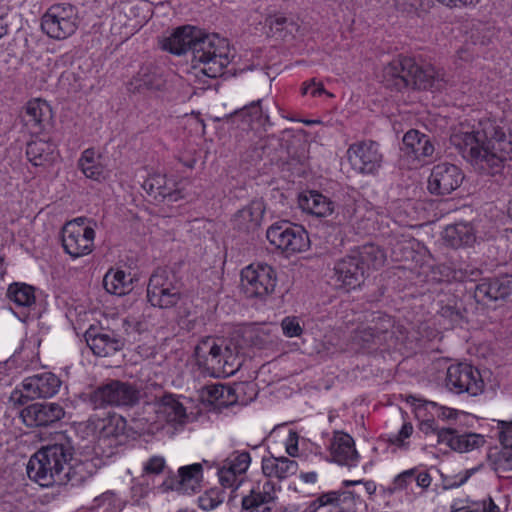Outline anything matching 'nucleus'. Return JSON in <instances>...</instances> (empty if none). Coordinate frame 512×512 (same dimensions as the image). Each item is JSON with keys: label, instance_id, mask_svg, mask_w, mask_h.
Segmentation results:
<instances>
[{"label": "nucleus", "instance_id": "c756f323", "mask_svg": "<svg viewBox=\"0 0 512 512\" xmlns=\"http://www.w3.org/2000/svg\"><path fill=\"white\" fill-rule=\"evenodd\" d=\"M298 205L303 212L316 217H327L334 211V203L315 190L302 192L298 197Z\"/></svg>", "mask_w": 512, "mask_h": 512}, {"label": "nucleus", "instance_id": "864d4df0", "mask_svg": "<svg viewBox=\"0 0 512 512\" xmlns=\"http://www.w3.org/2000/svg\"><path fill=\"white\" fill-rule=\"evenodd\" d=\"M413 473L414 469L411 468L396 475L388 488L389 492L395 493L407 489L414 482Z\"/></svg>", "mask_w": 512, "mask_h": 512}, {"label": "nucleus", "instance_id": "680f3d73", "mask_svg": "<svg viewBox=\"0 0 512 512\" xmlns=\"http://www.w3.org/2000/svg\"><path fill=\"white\" fill-rule=\"evenodd\" d=\"M414 477L413 480L416 483L418 487H420L423 490H427L432 482L431 475L425 471V470H419L418 468L414 467Z\"/></svg>", "mask_w": 512, "mask_h": 512}, {"label": "nucleus", "instance_id": "39448f33", "mask_svg": "<svg viewBox=\"0 0 512 512\" xmlns=\"http://www.w3.org/2000/svg\"><path fill=\"white\" fill-rule=\"evenodd\" d=\"M147 298L154 307H174L181 299V284L176 275L167 269H156L149 279Z\"/></svg>", "mask_w": 512, "mask_h": 512}, {"label": "nucleus", "instance_id": "bf43d9fd", "mask_svg": "<svg viewBox=\"0 0 512 512\" xmlns=\"http://www.w3.org/2000/svg\"><path fill=\"white\" fill-rule=\"evenodd\" d=\"M148 492V483L145 475L134 479L131 487L132 497L139 500L144 498Z\"/></svg>", "mask_w": 512, "mask_h": 512}, {"label": "nucleus", "instance_id": "09e8293b", "mask_svg": "<svg viewBox=\"0 0 512 512\" xmlns=\"http://www.w3.org/2000/svg\"><path fill=\"white\" fill-rule=\"evenodd\" d=\"M413 431V425L410 422H405L398 433L389 435L388 442L398 449L407 450L409 448L408 439L413 434Z\"/></svg>", "mask_w": 512, "mask_h": 512}, {"label": "nucleus", "instance_id": "58836bf2", "mask_svg": "<svg viewBox=\"0 0 512 512\" xmlns=\"http://www.w3.org/2000/svg\"><path fill=\"white\" fill-rule=\"evenodd\" d=\"M204 398L216 408L228 407L237 401L234 390L230 386L223 384L207 386Z\"/></svg>", "mask_w": 512, "mask_h": 512}, {"label": "nucleus", "instance_id": "4d7b16f0", "mask_svg": "<svg viewBox=\"0 0 512 512\" xmlns=\"http://www.w3.org/2000/svg\"><path fill=\"white\" fill-rule=\"evenodd\" d=\"M393 257L396 261H409L413 259L414 250L407 242H398L392 249Z\"/></svg>", "mask_w": 512, "mask_h": 512}, {"label": "nucleus", "instance_id": "0eeeda50", "mask_svg": "<svg viewBox=\"0 0 512 512\" xmlns=\"http://www.w3.org/2000/svg\"><path fill=\"white\" fill-rule=\"evenodd\" d=\"M139 390L129 382L111 380L97 387L89 395L95 409L105 406L128 407L139 401Z\"/></svg>", "mask_w": 512, "mask_h": 512}, {"label": "nucleus", "instance_id": "f257e3e1", "mask_svg": "<svg viewBox=\"0 0 512 512\" xmlns=\"http://www.w3.org/2000/svg\"><path fill=\"white\" fill-rule=\"evenodd\" d=\"M451 142L464 159L485 174L499 173L504 162L512 159V133L506 135L496 119H481L471 129L461 125Z\"/></svg>", "mask_w": 512, "mask_h": 512}, {"label": "nucleus", "instance_id": "338daca9", "mask_svg": "<svg viewBox=\"0 0 512 512\" xmlns=\"http://www.w3.org/2000/svg\"><path fill=\"white\" fill-rule=\"evenodd\" d=\"M441 4L450 8H464L476 6L480 0H437Z\"/></svg>", "mask_w": 512, "mask_h": 512}, {"label": "nucleus", "instance_id": "13d9d810", "mask_svg": "<svg viewBox=\"0 0 512 512\" xmlns=\"http://www.w3.org/2000/svg\"><path fill=\"white\" fill-rule=\"evenodd\" d=\"M480 270L476 267H472L471 265L465 264L458 268L455 271L454 279L459 281H475L477 277L480 275Z\"/></svg>", "mask_w": 512, "mask_h": 512}, {"label": "nucleus", "instance_id": "49530a36", "mask_svg": "<svg viewBox=\"0 0 512 512\" xmlns=\"http://www.w3.org/2000/svg\"><path fill=\"white\" fill-rule=\"evenodd\" d=\"M493 469L501 477H505V473L512 471V448H503L493 459Z\"/></svg>", "mask_w": 512, "mask_h": 512}, {"label": "nucleus", "instance_id": "f704fd0d", "mask_svg": "<svg viewBox=\"0 0 512 512\" xmlns=\"http://www.w3.org/2000/svg\"><path fill=\"white\" fill-rule=\"evenodd\" d=\"M51 116V109L47 102L33 99L26 104L23 120L27 126L40 130L43 123L49 121Z\"/></svg>", "mask_w": 512, "mask_h": 512}, {"label": "nucleus", "instance_id": "c85d7f7f", "mask_svg": "<svg viewBox=\"0 0 512 512\" xmlns=\"http://www.w3.org/2000/svg\"><path fill=\"white\" fill-rule=\"evenodd\" d=\"M261 469L263 475L268 478L265 481L273 483L271 479L282 481L295 475L298 471V463L284 456L270 455L262 458Z\"/></svg>", "mask_w": 512, "mask_h": 512}, {"label": "nucleus", "instance_id": "72a5a7b5", "mask_svg": "<svg viewBox=\"0 0 512 512\" xmlns=\"http://www.w3.org/2000/svg\"><path fill=\"white\" fill-rule=\"evenodd\" d=\"M443 239L454 248L471 246L476 241L475 230L470 223L460 222L448 225L443 231Z\"/></svg>", "mask_w": 512, "mask_h": 512}, {"label": "nucleus", "instance_id": "aec40b11", "mask_svg": "<svg viewBox=\"0 0 512 512\" xmlns=\"http://www.w3.org/2000/svg\"><path fill=\"white\" fill-rule=\"evenodd\" d=\"M85 340L92 352L99 357L113 355L124 346L119 335L104 328L90 327L85 332Z\"/></svg>", "mask_w": 512, "mask_h": 512}, {"label": "nucleus", "instance_id": "6e6d98bb", "mask_svg": "<svg viewBox=\"0 0 512 512\" xmlns=\"http://www.w3.org/2000/svg\"><path fill=\"white\" fill-rule=\"evenodd\" d=\"M486 501L464 504L463 500H456L451 505V512H485Z\"/></svg>", "mask_w": 512, "mask_h": 512}, {"label": "nucleus", "instance_id": "4468645a", "mask_svg": "<svg viewBox=\"0 0 512 512\" xmlns=\"http://www.w3.org/2000/svg\"><path fill=\"white\" fill-rule=\"evenodd\" d=\"M392 327L393 321L389 316H379L373 326L362 325L353 331L350 337V349L358 352L382 345L387 341Z\"/></svg>", "mask_w": 512, "mask_h": 512}, {"label": "nucleus", "instance_id": "f8f14e48", "mask_svg": "<svg viewBox=\"0 0 512 512\" xmlns=\"http://www.w3.org/2000/svg\"><path fill=\"white\" fill-rule=\"evenodd\" d=\"M446 388L455 394L477 396L484 389V382L477 369L467 363L450 365L445 377Z\"/></svg>", "mask_w": 512, "mask_h": 512}, {"label": "nucleus", "instance_id": "e2e57ef3", "mask_svg": "<svg viewBox=\"0 0 512 512\" xmlns=\"http://www.w3.org/2000/svg\"><path fill=\"white\" fill-rule=\"evenodd\" d=\"M298 440L299 436L296 431L290 430L285 441V449L289 456L295 457L298 455Z\"/></svg>", "mask_w": 512, "mask_h": 512}, {"label": "nucleus", "instance_id": "1a4fd4ad", "mask_svg": "<svg viewBox=\"0 0 512 512\" xmlns=\"http://www.w3.org/2000/svg\"><path fill=\"white\" fill-rule=\"evenodd\" d=\"M62 381L52 372H43L23 380L22 389H15L10 395V401L16 405H23L29 399L50 398L56 395Z\"/></svg>", "mask_w": 512, "mask_h": 512}, {"label": "nucleus", "instance_id": "c03bdc74", "mask_svg": "<svg viewBox=\"0 0 512 512\" xmlns=\"http://www.w3.org/2000/svg\"><path fill=\"white\" fill-rule=\"evenodd\" d=\"M250 463L251 456L247 451H233L221 462L223 466L241 477L247 472Z\"/></svg>", "mask_w": 512, "mask_h": 512}, {"label": "nucleus", "instance_id": "de8ad7c7", "mask_svg": "<svg viewBox=\"0 0 512 512\" xmlns=\"http://www.w3.org/2000/svg\"><path fill=\"white\" fill-rule=\"evenodd\" d=\"M217 468V475L219 479V483L223 488H230V489H237L241 483L242 479L241 476L236 474L235 472L227 469L225 466H223L221 463L215 464Z\"/></svg>", "mask_w": 512, "mask_h": 512}, {"label": "nucleus", "instance_id": "e433bc0d", "mask_svg": "<svg viewBox=\"0 0 512 512\" xmlns=\"http://www.w3.org/2000/svg\"><path fill=\"white\" fill-rule=\"evenodd\" d=\"M103 285L105 290L114 295H125L132 289V278L122 270H109L104 278Z\"/></svg>", "mask_w": 512, "mask_h": 512}, {"label": "nucleus", "instance_id": "3c124183", "mask_svg": "<svg viewBox=\"0 0 512 512\" xmlns=\"http://www.w3.org/2000/svg\"><path fill=\"white\" fill-rule=\"evenodd\" d=\"M492 33L490 29L481 22L472 24L470 29V40L474 44L486 45L490 41Z\"/></svg>", "mask_w": 512, "mask_h": 512}, {"label": "nucleus", "instance_id": "37998d69", "mask_svg": "<svg viewBox=\"0 0 512 512\" xmlns=\"http://www.w3.org/2000/svg\"><path fill=\"white\" fill-rule=\"evenodd\" d=\"M99 436L102 438H112L123 435L126 429V420L118 415L111 414L101 419L97 424Z\"/></svg>", "mask_w": 512, "mask_h": 512}, {"label": "nucleus", "instance_id": "ddd939ff", "mask_svg": "<svg viewBox=\"0 0 512 512\" xmlns=\"http://www.w3.org/2000/svg\"><path fill=\"white\" fill-rule=\"evenodd\" d=\"M346 154L352 169L360 174L376 173L383 161L379 144L372 140L351 144Z\"/></svg>", "mask_w": 512, "mask_h": 512}, {"label": "nucleus", "instance_id": "dca6fc26", "mask_svg": "<svg viewBox=\"0 0 512 512\" xmlns=\"http://www.w3.org/2000/svg\"><path fill=\"white\" fill-rule=\"evenodd\" d=\"M276 499V485L270 481H258L242 498L241 505L245 512H283L276 505Z\"/></svg>", "mask_w": 512, "mask_h": 512}, {"label": "nucleus", "instance_id": "5701e85b", "mask_svg": "<svg viewBox=\"0 0 512 512\" xmlns=\"http://www.w3.org/2000/svg\"><path fill=\"white\" fill-rule=\"evenodd\" d=\"M413 59L397 57L386 64L380 74L381 82L390 89L402 90L409 86V68Z\"/></svg>", "mask_w": 512, "mask_h": 512}, {"label": "nucleus", "instance_id": "8fccbe9b", "mask_svg": "<svg viewBox=\"0 0 512 512\" xmlns=\"http://www.w3.org/2000/svg\"><path fill=\"white\" fill-rule=\"evenodd\" d=\"M224 501L223 493L217 489H210L199 496L198 505L202 510L209 511L218 507Z\"/></svg>", "mask_w": 512, "mask_h": 512}, {"label": "nucleus", "instance_id": "69168bd1", "mask_svg": "<svg viewBox=\"0 0 512 512\" xmlns=\"http://www.w3.org/2000/svg\"><path fill=\"white\" fill-rule=\"evenodd\" d=\"M343 485L345 487L349 486H362L365 492L369 495H372L376 491V484L373 481H363V480H345L343 481Z\"/></svg>", "mask_w": 512, "mask_h": 512}, {"label": "nucleus", "instance_id": "5fc2aeb1", "mask_svg": "<svg viewBox=\"0 0 512 512\" xmlns=\"http://www.w3.org/2000/svg\"><path fill=\"white\" fill-rule=\"evenodd\" d=\"M281 328L283 334L288 338L299 337L303 333V328L301 327L300 322L296 317H285L281 321Z\"/></svg>", "mask_w": 512, "mask_h": 512}, {"label": "nucleus", "instance_id": "6e6552de", "mask_svg": "<svg viewBox=\"0 0 512 512\" xmlns=\"http://www.w3.org/2000/svg\"><path fill=\"white\" fill-rule=\"evenodd\" d=\"M266 238L271 245L287 255L303 252L309 247L307 232L301 226L287 221L271 225L267 229Z\"/></svg>", "mask_w": 512, "mask_h": 512}, {"label": "nucleus", "instance_id": "a211bd4d", "mask_svg": "<svg viewBox=\"0 0 512 512\" xmlns=\"http://www.w3.org/2000/svg\"><path fill=\"white\" fill-rule=\"evenodd\" d=\"M65 415L64 408L54 402L33 403L20 412V417L27 427H47Z\"/></svg>", "mask_w": 512, "mask_h": 512}, {"label": "nucleus", "instance_id": "20e7f679", "mask_svg": "<svg viewBox=\"0 0 512 512\" xmlns=\"http://www.w3.org/2000/svg\"><path fill=\"white\" fill-rule=\"evenodd\" d=\"M194 355L198 365L214 377L232 376L241 366L240 357L224 344V340L212 337L202 339L196 345Z\"/></svg>", "mask_w": 512, "mask_h": 512}, {"label": "nucleus", "instance_id": "bb28decb", "mask_svg": "<svg viewBox=\"0 0 512 512\" xmlns=\"http://www.w3.org/2000/svg\"><path fill=\"white\" fill-rule=\"evenodd\" d=\"M330 453L332 459L348 467H355L359 462V454L355 448L354 439L347 433L337 431L334 433Z\"/></svg>", "mask_w": 512, "mask_h": 512}, {"label": "nucleus", "instance_id": "c9c22d12", "mask_svg": "<svg viewBox=\"0 0 512 512\" xmlns=\"http://www.w3.org/2000/svg\"><path fill=\"white\" fill-rule=\"evenodd\" d=\"M78 166L87 178L96 181L105 178V167L101 162V156L92 148L82 152Z\"/></svg>", "mask_w": 512, "mask_h": 512}, {"label": "nucleus", "instance_id": "393cba45", "mask_svg": "<svg viewBox=\"0 0 512 512\" xmlns=\"http://www.w3.org/2000/svg\"><path fill=\"white\" fill-rule=\"evenodd\" d=\"M439 444H445L459 453H467L482 447L485 444V438L481 434L459 433L457 430L449 428L439 433Z\"/></svg>", "mask_w": 512, "mask_h": 512}, {"label": "nucleus", "instance_id": "052dcab7", "mask_svg": "<svg viewBox=\"0 0 512 512\" xmlns=\"http://www.w3.org/2000/svg\"><path fill=\"white\" fill-rule=\"evenodd\" d=\"M165 467V460L160 456L151 457L144 465L145 474H160Z\"/></svg>", "mask_w": 512, "mask_h": 512}, {"label": "nucleus", "instance_id": "79ce46f5", "mask_svg": "<svg viewBox=\"0 0 512 512\" xmlns=\"http://www.w3.org/2000/svg\"><path fill=\"white\" fill-rule=\"evenodd\" d=\"M260 102L261 100L254 101L250 105L236 111L234 117L241 119L248 125H252L253 123H257L263 127L270 125V118L263 112Z\"/></svg>", "mask_w": 512, "mask_h": 512}, {"label": "nucleus", "instance_id": "2f4dec72", "mask_svg": "<svg viewBox=\"0 0 512 512\" xmlns=\"http://www.w3.org/2000/svg\"><path fill=\"white\" fill-rule=\"evenodd\" d=\"M131 85L136 91H159L165 85V79L160 68L144 65L133 77Z\"/></svg>", "mask_w": 512, "mask_h": 512}, {"label": "nucleus", "instance_id": "a19ab883", "mask_svg": "<svg viewBox=\"0 0 512 512\" xmlns=\"http://www.w3.org/2000/svg\"><path fill=\"white\" fill-rule=\"evenodd\" d=\"M178 477L179 480L176 487L178 490L185 493L194 492L203 477L202 465L200 463H194L180 467L178 470Z\"/></svg>", "mask_w": 512, "mask_h": 512}, {"label": "nucleus", "instance_id": "4c0bfd02", "mask_svg": "<svg viewBox=\"0 0 512 512\" xmlns=\"http://www.w3.org/2000/svg\"><path fill=\"white\" fill-rule=\"evenodd\" d=\"M352 252L354 256L360 260L359 264L364 266V272L369 269L382 267L386 260L384 251L374 244L364 245Z\"/></svg>", "mask_w": 512, "mask_h": 512}, {"label": "nucleus", "instance_id": "f03ea898", "mask_svg": "<svg viewBox=\"0 0 512 512\" xmlns=\"http://www.w3.org/2000/svg\"><path fill=\"white\" fill-rule=\"evenodd\" d=\"M162 48L175 55L192 52L193 67L210 77L224 73L231 61V51L226 39L217 34H205L193 26H182L163 39Z\"/></svg>", "mask_w": 512, "mask_h": 512}, {"label": "nucleus", "instance_id": "f3484780", "mask_svg": "<svg viewBox=\"0 0 512 512\" xmlns=\"http://www.w3.org/2000/svg\"><path fill=\"white\" fill-rule=\"evenodd\" d=\"M464 175L451 163H440L433 167L428 179V190L435 195H448L462 183Z\"/></svg>", "mask_w": 512, "mask_h": 512}, {"label": "nucleus", "instance_id": "ea45409f", "mask_svg": "<svg viewBox=\"0 0 512 512\" xmlns=\"http://www.w3.org/2000/svg\"><path fill=\"white\" fill-rule=\"evenodd\" d=\"M7 297L18 308L29 309L36 302L35 288L26 283L15 282L10 284Z\"/></svg>", "mask_w": 512, "mask_h": 512}, {"label": "nucleus", "instance_id": "9b49d317", "mask_svg": "<svg viewBox=\"0 0 512 512\" xmlns=\"http://www.w3.org/2000/svg\"><path fill=\"white\" fill-rule=\"evenodd\" d=\"M95 231L86 226L83 218L65 224L62 229V246L73 258L90 254L94 248Z\"/></svg>", "mask_w": 512, "mask_h": 512}, {"label": "nucleus", "instance_id": "b1692460", "mask_svg": "<svg viewBox=\"0 0 512 512\" xmlns=\"http://www.w3.org/2000/svg\"><path fill=\"white\" fill-rule=\"evenodd\" d=\"M512 295V278L503 277L484 279L476 285L474 297L477 302L488 304L493 301L504 300Z\"/></svg>", "mask_w": 512, "mask_h": 512}, {"label": "nucleus", "instance_id": "6ab92c4d", "mask_svg": "<svg viewBox=\"0 0 512 512\" xmlns=\"http://www.w3.org/2000/svg\"><path fill=\"white\" fill-rule=\"evenodd\" d=\"M359 261L351 251L335 263L333 279L338 287L350 290L360 286L364 281L365 272Z\"/></svg>", "mask_w": 512, "mask_h": 512}, {"label": "nucleus", "instance_id": "cd10ccee", "mask_svg": "<svg viewBox=\"0 0 512 512\" xmlns=\"http://www.w3.org/2000/svg\"><path fill=\"white\" fill-rule=\"evenodd\" d=\"M360 501V494L349 490H336L320 494L314 505L330 507L334 512H353Z\"/></svg>", "mask_w": 512, "mask_h": 512}, {"label": "nucleus", "instance_id": "a18cd8bd", "mask_svg": "<svg viewBox=\"0 0 512 512\" xmlns=\"http://www.w3.org/2000/svg\"><path fill=\"white\" fill-rule=\"evenodd\" d=\"M160 413L165 416L168 422L172 423H182L186 418L184 406L172 397L164 398L163 403L160 406Z\"/></svg>", "mask_w": 512, "mask_h": 512}, {"label": "nucleus", "instance_id": "a878e982", "mask_svg": "<svg viewBox=\"0 0 512 512\" xmlns=\"http://www.w3.org/2000/svg\"><path fill=\"white\" fill-rule=\"evenodd\" d=\"M401 150L411 159L425 162L427 158L433 156L435 148L428 135L411 129L403 137Z\"/></svg>", "mask_w": 512, "mask_h": 512}, {"label": "nucleus", "instance_id": "423d86ee", "mask_svg": "<svg viewBox=\"0 0 512 512\" xmlns=\"http://www.w3.org/2000/svg\"><path fill=\"white\" fill-rule=\"evenodd\" d=\"M79 24L78 11L68 3L52 5L41 19V28L50 38L63 40L73 35Z\"/></svg>", "mask_w": 512, "mask_h": 512}, {"label": "nucleus", "instance_id": "9d476101", "mask_svg": "<svg viewBox=\"0 0 512 512\" xmlns=\"http://www.w3.org/2000/svg\"><path fill=\"white\" fill-rule=\"evenodd\" d=\"M276 283V271L266 263H252L241 271V285L248 297L264 298L274 292Z\"/></svg>", "mask_w": 512, "mask_h": 512}, {"label": "nucleus", "instance_id": "473e14b6", "mask_svg": "<svg viewBox=\"0 0 512 512\" xmlns=\"http://www.w3.org/2000/svg\"><path fill=\"white\" fill-rule=\"evenodd\" d=\"M26 156L34 166H45L57 157L56 146L46 140L35 139L27 144Z\"/></svg>", "mask_w": 512, "mask_h": 512}, {"label": "nucleus", "instance_id": "774afa93", "mask_svg": "<svg viewBox=\"0 0 512 512\" xmlns=\"http://www.w3.org/2000/svg\"><path fill=\"white\" fill-rule=\"evenodd\" d=\"M324 86L321 83H317L314 80L305 84L303 87V94H311L312 96H320L325 93Z\"/></svg>", "mask_w": 512, "mask_h": 512}, {"label": "nucleus", "instance_id": "4be33fe9", "mask_svg": "<svg viewBox=\"0 0 512 512\" xmlns=\"http://www.w3.org/2000/svg\"><path fill=\"white\" fill-rule=\"evenodd\" d=\"M143 188L150 196L158 201L167 200L168 202H177L184 198L180 183L159 173L150 175L144 181Z\"/></svg>", "mask_w": 512, "mask_h": 512}, {"label": "nucleus", "instance_id": "7ed1b4c3", "mask_svg": "<svg viewBox=\"0 0 512 512\" xmlns=\"http://www.w3.org/2000/svg\"><path fill=\"white\" fill-rule=\"evenodd\" d=\"M74 451L71 440L63 433L39 449L28 461V477L43 487L58 485L66 461Z\"/></svg>", "mask_w": 512, "mask_h": 512}, {"label": "nucleus", "instance_id": "2eb2a0df", "mask_svg": "<svg viewBox=\"0 0 512 512\" xmlns=\"http://www.w3.org/2000/svg\"><path fill=\"white\" fill-rule=\"evenodd\" d=\"M100 460L88 456H74L71 453L60 475L58 486L78 487L90 479L99 469Z\"/></svg>", "mask_w": 512, "mask_h": 512}, {"label": "nucleus", "instance_id": "603ef678", "mask_svg": "<svg viewBox=\"0 0 512 512\" xmlns=\"http://www.w3.org/2000/svg\"><path fill=\"white\" fill-rule=\"evenodd\" d=\"M430 0H394L395 7L406 13L427 11Z\"/></svg>", "mask_w": 512, "mask_h": 512}, {"label": "nucleus", "instance_id": "412c9836", "mask_svg": "<svg viewBox=\"0 0 512 512\" xmlns=\"http://www.w3.org/2000/svg\"><path fill=\"white\" fill-rule=\"evenodd\" d=\"M447 82L443 69L431 64L419 65L413 60V65L409 68V86L424 90H441Z\"/></svg>", "mask_w": 512, "mask_h": 512}, {"label": "nucleus", "instance_id": "7c9ffc66", "mask_svg": "<svg viewBox=\"0 0 512 512\" xmlns=\"http://www.w3.org/2000/svg\"><path fill=\"white\" fill-rule=\"evenodd\" d=\"M265 207L261 200H253L233 217L234 227L240 231L250 232L256 230L263 219Z\"/></svg>", "mask_w": 512, "mask_h": 512}, {"label": "nucleus", "instance_id": "0e129e2a", "mask_svg": "<svg viewBox=\"0 0 512 512\" xmlns=\"http://www.w3.org/2000/svg\"><path fill=\"white\" fill-rule=\"evenodd\" d=\"M501 424L499 440L503 448H512V423L501 422Z\"/></svg>", "mask_w": 512, "mask_h": 512}]
</instances>
